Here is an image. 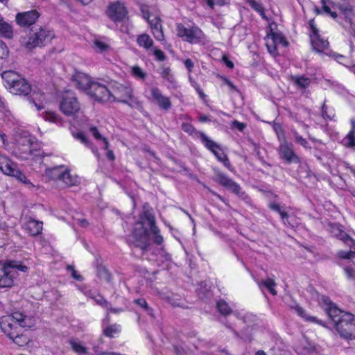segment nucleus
Returning <instances> with one entry per match:
<instances>
[{"label": "nucleus", "mask_w": 355, "mask_h": 355, "mask_svg": "<svg viewBox=\"0 0 355 355\" xmlns=\"http://www.w3.org/2000/svg\"><path fill=\"white\" fill-rule=\"evenodd\" d=\"M338 8L341 14L345 17L346 20L348 21L349 23L352 24V18L354 17L352 6L349 5H339Z\"/></svg>", "instance_id": "32"}, {"label": "nucleus", "mask_w": 355, "mask_h": 355, "mask_svg": "<svg viewBox=\"0 0 355 355\" xmlns=\"http://www.w3.org/2000/svg\"><path fill=\"white\" fill-rule=\"evenodd\" d=\"M141 10L144 18H145L148 21V19H150L151 17V16L148 12V10L147 9V8L145 6H142Z\"/></svg>", "instance_id": "61"}, {"label": "nucleus", "mask_w": 355, "mask_h": 355, "mask_svg": "<svg viewBox=\"0 0 355 355\" xmlns=\"http://www.w3.org/2000/svg\"><path fill=\"white\" fill-rule=\"evenodd\" d=\"M64 187H71L76 185L78 182V178L76 175H72L70 171L66 167L60 181Z\"/></svg>", "instance_id": "24"}, {"label": "nucleus", "mask_w": 355, "mask_h": 355, "mask_svg": "<svg viewBox=\"0 0 355 355\" xmlns=\"http://www.w3.org/2000/svg\"><path fill=\"white\" fill-rule=\"evenodd\" d=\"M60 109L66 116H74L80 110V103L73 92L67 91L62 94Z\"/></svg>", "instance_id": "8"}, {"label": "nucleus", "mask_w": 355, "mask_h": 355, "mask_svg": "<svg viewBox=\"0 0 355 355\" xmlns=\"http://www.w3.org/2000/svg\"><path fill=\"white\" fill-rule=\"evenodd\" d=\"M231 127L232 129L235 128V129L239 130L240 132H243L244 130V129L245 128L246 125L244 123H241L236 120H234L232 122Z\"/></svg>", "instance_id": "55"}, {"label": "nucleus", "mask_w": 355, "mask_h": 355, "mask_svg": "<svg viewBox=\"0 0 355 355\" xmlns=\"http://www.w3.org/2000/svg\"><path fill=\"white\" fill-rule=\"evenodd\" d=\"M9 338L12 340V341L19 346H24L29 342L28 338L24 335L23 329L21 330V334H16L15 336Z\"/></svg>", "instance_id": "34"}, {"label": "nucleus", "mask_w": 355, "mask_h": 355, "mask_svg": "<svg viewBox=\"0 0 355 355\" xmlns=\"http://www.w3.org/2000/svg\"><path fill=\"white\" fill-rule=\"evenodd\" d=\"M214 180L232 193L239 196H243V192L241 187L232 179L229 178L225 174L218 171L216 173Z\"/></svg>", "instance_id": "16"}, {"label": "nucleus", "mask_w": 355, "mask_h": 355, "mask_svg": "<svg viewBox=\"0 0 355 355\" xmlns=\"http://www.w3.org/2000/svg\"><path fill=\"white\" fill-rule=\"evenodd\" d=\"M1 78L4 81V86L12 94L27 96L31 92L28 81L14 71H3Z\"/></svg>", "instance_id": "3"}, {"label": "nucleus", "mask_w": 355, "mask_h": 355, "mask_svg": "<svg viewBox=\"0 0 355 355\" xmlns=\"http://www.w3.org/2000/svg\"><path fill=\"white\" fill-rule=\"evenodd\" d=\"M45 121L53 122L58 124L62 123L61 117L54 112H45L43 115Z\"/></svg>", "instance_id": "33"}, {"label": "nucleus", "mask_w": 355, "mask_h": 355, "mask_svg": "<svg viewBox=\"0 0 355 355\" xmlns=\"http://www.w3.org/2000/svg\"><path fill=\"white\" fill-rule=\"evenodd\" d=\"M345 145L348 147L355 146V133L354 131H349L347 135L344 139Z\"/></svg>", "instance_id": "45"}, {"label": "nucleus", "mask_w": 355, "mask_h": 355, "mask_svg": "<svg viewBox=\"0 0 355 355\" xmlns=\"http://www.w3.org/2000/svg\"><path fill=\"white\" fill-rule=\"evenodd\" d=\"M217 309L218 311L223 315H228L232 312L231 308L224 300H219L217 302Z\"/></svg>", "instance_id": "40"}, {"label": "nucleus", "mask_w": 355, "mask_h": 355, "mask_svg": "<svg viewBox=\"0 0 355 355\" xmlns=\"http://www.w3.org/2000/svg\"><path fill=\"white\" fill-rule=\"evenodd\" d=\"M340 239L343 240L344 242L348 245H350V243H353L354 241L349 238L346 234L341 233L340 234Z\"/></svg>", "instance_id": "60"}, {"label": "nucleus", "mask_w": 355, "mask_h": 355, "mask_svg": "<svg viewBox=\"0 0 355 355\" xmlns=\"http://www.w3.org/2000/svg\"><path fill=\"white\" fill-rule=\"evenodd\" d=\"M17 270L26 272L28 268L15 261L0 263V288H8L14 285L18 275Z\"/></svg>", "instance_id": "4"}, {"label": "nucleus", "mask_w": 355, "mask_h": 355, "mask_svg": "<svg viewBox=\"0 0 355 355\" xmlns=\"http://www.w3.org/2000/svg\"><path fill=\"white\" fill-rule=\"evenodd\" d=\"M309 26L311 31L310 38L313 48L317 52H323L328 48L329 42L320 37L318 33V30L316 28L313 21L309 22Z\"/></svg>", "instance_id": "14"}, {"label": "nucleus", "mask_w": 355, "mask_h": 355, "mask_svg": "<svg viewBox=\"0 0 355 355\" xmlns=\"http://www.w3.org/2000/svg\"><path fill=\"white\" fill-rule=\"evenodd\" d=\"M137 42L140 47L146 50L150 49L153 45V41L147 34H141L137 38Z\"/></svg>", "instance_id": "27"}, {"label": "nucleus", "mask_w": 355, "mask_h": 355, "mask_svg": "<svg viewBox=\"0 0 355 355\" xmlns=\"http://www.w3.org/2000/svg\"><path fill=\"white\" fill-rule=\"evenodd\" d=\"M73 137L80 140L83 144L85 145H88L89 144V141L87 140V137H85V134L82 132H79L75 134H73Z\"/></svg>", "instance_id": "56"}, {"label": "nucleus", "mask_w": 355, "mask_h": 355, "mask_svg": "<svg viewBox=\"0 0 355 355\" xmlns=\"http://www.w3.org/2000/svg\"><path fill=\"white\" fill-rule=\"evenodd\" d=\"M207 4L211 8H214V6H222L227 3V0H205Z\"/></svg>", "instance_id": "51"}, {"label": "nucleus", "mask_w": 355, "mask_h": 355, "mask_svg": "<svg viewBox=\"0 0 355 355\" xmlns=\"http://www.w3.org/2000/svg\"><path fill=\"white\" fill-rule=\"evenodd\" d=\"M184 65L186 67V68L188 69L189 72L190 73L193 67H194V64L193 62V61L191 60V59H187L184 60Z\"/></svg>", "instance_id": "59"}, {"label": "nucleus", "mask_w": 355, "mask_h": 355, "mask_svg": "<svg viewBox=\"0 0 355 355\" xmlns=\"http://www.w3.org/2000/svg\"><path fill=\"white\" fill-rule=\"evenodd\" d=\"M315 349V346L307 340H304L296 347V352L301 355H310Z\"/></svg>", "instance_id": "26"}, {"label": "nucleus", "mask_w": 355, "mask_h": 355, "mask_svg": "<svg viewBox=\"0 0 355 355\" xmlns=\"http://www.w3.org/2000/svg\"><path fill=\"white\" fill-rule=\"evenodd\" d=\"M23 228L31 236H37L40 234L42 230V223L30 218L24 223Z\"/></svg>", "instance_id": "21"}, {"label": "nucleus", "mask_w": 355, "mask_h": 355, "mask_svg": "<svg viewBox=\"0 0 355 355\" xmlns=\"http://www.w3.org/2000/svg\"><path fill=\"white\" fill-rule=\"evenodd\" d=\"M274 131L275 132L279 143L283 141H286L282 126L279 123H275L273 125Z\"/></svg>", "instance_id": "41"}, {"label": "nucleus", "mask_w": 355, "mask_h": 355, "mask_svg": "<svg viewBox=\"0 0 355 355\" xmlns=\"http://www.w3.org/2000/svg\"><path fill=\"white\" fill-rule=\"evenodd\" d=\"M88 95L92 97L96 101L103 103H112L115 101V97L112 93L103 84L95 81L92 84Z\"/></svg>", "instance_id": "10"}, {"label": "nucleus", "mask_w": 355, "mask_h": 355, "mask_svg": "<svg viewBox=\"0 0 355 355\" xmlns=\"http://www.w3.org/2000/svg\"><path fill=\"white\" fill-rule=\"evenodd\" d=\"M94 50L99 53L108 51L110 49L109 41L105 37H96L93 41Z\"/></svg>", "instance_id": "23"}, {"label": "nucleus", "mask_w": 355, "mask_h": 355, "mask_svg": "<svg viewBox=\"0 0 355 355\" xmlns=\"http://www.w3.org/2000/svg\"><path fill=\"white\" fill-rule=\"evenodd\" d=\"M182 128L185 132H187L190 135H195L196 137L200 138L198 133H200V132L197 131L192 125L189 123H183L182 125Z\"/></svg>", "instance_id": "47"}, {"label": "nucleus", "mask_w": 355, "mask_h": 355, "mask_svg": "<svg viewBox=\"0 0 355 355\" xmlns=\"http://www.w3.org/2000/svg\"><path fill=\"white\" fill-rule=\"evenodd\" d=\"M0 35L6 38H12L13 31L12 26L4 20L0 15Z\"/></svg>", "instance_id": "25"}, {"label": "nucleus", "mask_w": 355, "mask_h": 355, "mask_svg": "<svg viewBox=\"0 0 355 355\" xmlns=\"http://www.w3.org/2000/svg\"><path fill=\"white\" fill-rule=\"evenodd\" d=\"M345 275H347V278H349V279L352 278L354 277V271L352 268H348V267L345 268Z\"/></svg>", "instance_id": "62"}, {"label": "nucleus", "mask_w": 355, "mask_h": 355, "mask_svg": "<svg viewBox=\"0 0 355 355\" xmlns=\"http://www.w3.org/2000/svg\"><path fill=\"white\" fill-rule=\"evenodd\" d=\"M121 332V327L119 324H113L103 329L105 336L109 338H114Z\"/></svg>", "instance_id": "31"}, {"label": "nucleus", "mask_w": 355, "mask_h": 355, "mask_svg": "<svg viewBox=\"0 0 355 355\" xmlns=\"http://www.w3.org/2000/svg\"><path fill=\"white\" fill-rule=\"evenodd\" d=\"M8 55V49L6 44L0 40V58H6Z\"/></svg>", "instance_id": "53"}, {"label": "nucleus", "mask_w": 355, "mask_h": 355, "mask_svg": "<svg viewBox=\"0 0 355 355\" xmlns=\"http://www.w3.org/2000/svg\"><path fill=\"white\" fill-rule=\"evenodd\" d=\"M134 302L144 309L147 311H150V309L149 308L146 300L144 298H139L134 300Z\"/></svg>", "instance_id": "54"}, {"label": "nucleus", "mask_w": 355, "mask_h": 355, "mask_svg": "<svg viewBox=\"0 0 355 355\" xmlns=\"http://www.w3.org/2000/svg\"><path fill=\"white\" fill-rule=\"evenodd\" d=\"M150 99L153 103L157 104L159 108L164 110H169L172 106L170 98L164 96L159 89L155 87L150 89Z\"/></svg>", "instance_id": "18"}, {"label": "nucleus", "mask_w": 355, "mask_h": 355, "mask_svg": "<svg viewBox=\"0 0 355 355\" xmlns=\"http://www.w3.org/2000/svg\"><path fill=\"white\" fill-rule=\"evenodd\" d=\"M149 232L154 236V242L156 244L161 245L163 243V237L155 225L154 215L151 211L144 210L140 216V220L135 224L133 230L135 239L142 243L141 248H146L148 245Z\"/></svg>", "instance_id": "1"}, {"label": "nucleus", "mask_w": 355, "mask_h": 355, "mask_svg": "<svg viewBox=\"0 0 355 355\" xmlns=\"http://www.w3.org/2000/svg\"><path fill=\"white\" fill-rule=\"evenodd\" d=\"M176 32L179 37L191 44H199L205 37L203 31L197 26L186 27L182 24H177Z\"/></svg>", "instance_id": "7"}, {"label": "nucleus", "mask_w": 355, "mask_h": 355, "mask_svg": "<svg viewBox=\"0 0 355 355\" xmlns=\"http://www.w3.org/2000/svg\"><path fill=\"white\" fill-rule=\"evenodd\" d=\"M73 81L80 89L84 90L87 93L90 89L92 84L95 82L88 75L81 72L76 73L73 76Z\"/></svg>", "instance_id": "20"}, {"label": "nucleus", "mask_w": 355, "mask_h": 355, "mask_svg": "<svg viewBox=\"0 0 355 355\" xmlns=\"http://www.w3.org/2000/svg\"><path fill=\"white\" fill-rule=\"evenodd\" d=\"M340 336L345 339L355 338V315L350 313H343L335 324Z\"/></svg>", "instance_id": "6"}, {"label": "nucleus", "mask_w": 355, "mask_h": 355, "mask_svg": "<svg viewBox=\"0 0 355 355\" xmlns=\"http://www.w3.org/2000/svg\"><path fill=\"white\" fill-rule=\"evenodd\" d=\"M322 3V9L324 12L327 15H329L332 18L335 19L337 17V14L334 11H331L329 6L327 5V0H321Z\"/></svg>", "instance_id": "49"}, {"label": "nucleus", "mask_w": 355, "mask_h": 355, "mask_svg": "<svg viewBox=\"0 0 355 355\" xmlns=\"http://www.w3.org/2000/svg\"><path fill=\"white\" fill-rule=\"evenodd\" d=\"M293 137L296 143L300 144L304 148H309L307 141L300 136L296 131L293 132Z\"/></svg>", "instance_id": "50"}, {"label": "nucleus", "mask_w": 355, "mask_h": 355, "mask_svg": "<svg viewBox=\"0 0 355 355\" xmlns=\"http://www.w3.org/2000/svg\"><path fill=\"white\" fill-rule=\"evenodd\" d=\"M106 12L109 18L114 22L122 21L128 15L125 6L119 1L110 3Z\"/></svg>", "instance_id": "12"}, {"label": "nucleus", "mask_w": 355, "mask_h": 355, "mask_svg": "<svg viewBox=\"0 0 355 355\" xmlns=\"http://www.w3.org/2000/svg\"><path fill=\"white\" fill-rule=\"evenodd\" d=\"M94 299L98 305L105 309H110V304L102 296L98 295L94 297Z\"/></svg>", "instance_id": "52"}, {"label": "nucleus", "mask_w": 355, "mask_h": 355, "mask_svg": "<svg viewBox=\"0 0 355 355\" xmlns=\"http://www.w3.org/2000/svg\"><path fill=\"white\" fill-rule=\"evenodd\" d=\"M112 95L115 97V101L128 103V98L132 96V89L127 85L120 83H114L112 87Z\"/></svg>", "instance_id": "19"}, {"label": "nucleus", "mask_w": 355, "mask_h": 355, "mask_svg": "<svg viewBox=\"0 0 355 355\" xmlns=\"http://www.w3.org/2000/svg\"><path fill=\"white\" fill-rule=\"evenodd\" d=\"M40 17V13L35 10L19 12L16 15L15 21L17 24L26 27L34 24Z\"/></svg>", "instance_id": "17"}, {"label": "nucleus", "mask_w": 355, "mask_h": 355, "mask_svg": "<svg viewBox=\"0 0 355 355\" xmlns=\"http://www.w3.org/2000/svg\"><path fill=\"white\" fill-rule=\"evenodd\" d=\"M152 33L155 38L161 42H165L164 35L163 33L162 26L159 24L158 26L151 27Z\"/></svg>", "instance_id": "39"}, {"label": "nucleus", "mask_w": 355, "mask_h": 355, "mask_svg": "<svg viewBox=\"0 0 355 355\" xmlns=\"http://www.w3.org/2000/svg\"><path fill=\"white\" fill-rule=\"evenodd\" d=\"M65 168L63 165L47 168L45 171V175L49 180L60 182Z\"/></svg>", "instance_id": "22"}, {"label": "nucleus", "mask_w": 355, "mask_h": 355, "mask_svg": "<svg viewBox=\"0 0 355 355\" xmlns=\"http://www.w3.org/2000/svg\"><path fill=\"white\" fill-rule=\"evenodd\" d=\"M292 80L295 85L300 89H306L311 84L310 78L304 76H295L292 77Z\"/></svg>", "instance_id": "28"}, {"label": "nucleus", "mask_w": 355, "mask_h": 355, "mask_svg": "<svg viewBox=\"0 0 355 355\" xmlns=\"http://www.w3.org/2000/svg\"><path fill=\"white\" fill-rule=\"evenodd\" d=\"M95 355H122L119 353H116V352H99V353H96Z\"/></svg>", "instance_id": "64"}, {"label": "nucleus", "mask_w": 355, "mask_h": 355, "mask_svg": "<svg viewBox=\"0 0 355 355\" xmlns=\"http://www.w3.org/2000/svg\"><path fill=\"white\" fill-rule=\"evenodd\" d=\"M278 153L280 158L284 159L287 163L299 162L300 159L293 150V145L286 141L279 144Z\"/></svg>", "instance_id": "15"}, {"label": "nucleus", "mask_w": 355, "mask_h": 355, "mask_svg": "<svg viewBox=\"0 0 355 355\" xmlns=\"http://www.w3.org/2000/svg\"><path fill=\"white\" fill-rule=\"evenodd\" d=\"M250 6L257 12H258L263 18H265L264 10L261 4L255 0H247Z\"/></svg>", "instance_id": "43"}, {"label": "nucleus", "mask_w": 355, "mask_h": 355, "mask_svg": "<svg viewBox=\"0 0 355 355\" xmlns=\"http://www.w3.org/2000/svg\"><path fill=\"white\" fill-rule=\"evenodd\" d=\"M129 72L134 78L139 80H144L147 76V73L137 65L130 67Z\"/></svg>", "instance_id": "29"}, {"label": "nucleus", "mask_w": 355, "mask_h": 355, "mask_svg": "<svg viewBox=\"0 0 355 355\" xmlns=\"http://www.w3.org/2000/svg\"><path fill=\"white\" fill-rule=\"evenodd\" d=\"M148 22L150 28L161 24V20L157 16H153L152 18L148 19Z\"/></svg>", "instance_id": "57"}, {"label": "nucleus", "mask_w": 355, "mask_h": 355, "mask_svg": "<svg viewBox=\"0 0 355 355\" xmlns=\"http://www.w3.org/2000/svg\"><path fill=\"white\" fill-rule=\"evenodd\" d=\"M0 171L7 175L17 178L24 184H31L25 175L17 168V165L1 154H0Z\"/></svg>", "instance_id": "9"}, {"label": "nucleus", "mask_w": 355, "mask_h": 355, "mask_svg": "<svg viewBox=\"0 0 355 355\" xmlns=\"http://www.w3.org/2000/svg\"><path fill=\"white\" fill-rule=\"evenodd\" d=\"M268 35L271 37L272 40L275 42L277 46L282 44L284 46H286L288 45V42L281 33L272 32L271 33L268 34Z\"/></svg>", "instance_id": "37"}, {"label": "nucleus", "mask_w": 355, "mask_h": 355, "mask_svg": "<svg viewBox=\"0 0 355 355\" xmlns=\"http://www.w3.org/2000/svg\"><path fill=\"white\" fill-rule=\"evenodd\" d=\"M338 255L341 259H353L355 258V251L349 250L347 252L344 250H340L338 252Z\"/></svg>", "instance_id": "48"}, {"label": "nucleus", "mask_w": 355, "mask_h": 355, "mask_svg": "<svg viewBox=\"0 0 355 355\" xmlns=\"http://www.w3.org/2000/svg\"><path fill=\"white\" fill-rule=\"evenodd\" d=\"M31 324V318L19 311L4 315L0 319L1 329L8 338L15 336L16 334H21L24 327H29Z\"/></svg>", "instance_id": "2"}, {"label": "nucleus", "mask_w": 355, "mask_h": 355, "mask_svg": "<svg viewBox=\"0 0 355 355\" xmlns=\"http://www.w3.org/2000/svg\"><path fill=\"white\" fill-rule=\"evenodd\" d=\"M154 55L156 57L157 60L159 61H164L166 59V56L164 52L159 49H155Z\"/></svg>", "instance_id": "58"}, {"label": "nucleus", "mask_w": 355, "mask_h": 355, "mask_svg": "<svg viewBox=\"0 0 355 355\" xmlns=\"http://www.w3.org/2000/svg\"><path fill=\"white\" fill-rule=\"evenodd\" d=\"M69 345L71 349L77 354H87V349L82 344V343L76 339H71Z\"/></svg>", "instance_id": "30"}, {"label": "nucleus", "mask_w": 355, "mask_h": 355, "mask_svg": "<svg viewBox=\"0 0 355 355\" xmlns=\"http://www.w3.org/2000/svg\"><path fill=\"white\" fill-rule=\"evenodd\" d=\"M266 44L268 49V52L272 55H275L277 54V44L275 43V42L272 40L271 37L270 35H267V37L266 38Z\"/></svg>", "instance_id": "35"}, {"label": "nucleus", "mask_w": 355, "mask_h": 355, "mask_svg": "<svg viewBox=\"0 0 355 355\" xmlns=\"http://www.w3.org/2000/svg\"><path fill=\"white\" fill-rule=\"evenodd\" d=\"M295 309L297 313L302 318H304L306 320L313 322H317L316 318L313 316H308L306 312L302 309V308L300 306H296Z\"/></svg>", "instance_id": "46"}, {"label": "nucleus", "mask_w": 355, "mask_h": 355, "mask_svg": "<svg viewBox=\"0 0 355 355\" xmlns=\"http://www.w3.org/2000/svg\"><path fill=\"white\" fill-rule=\"evenodd\" d=\"M263 284L268 288V290L270 291V293L275 295H277V291L275 289V287L276 286V283L275 281L272 279H267L263 282Z\"/></svg>", "instance_id": "44"}, {"label": "nucleus", "mask_w": 355, "mask_h": 355, "mask_svg": "<svg viewBox=\"0 0 355 355\" xmlns=\"http://www.w3.org/2000/svg\"><path fill=\"white\" fill-rule=\"evenodd\" d=\"M318 301L320 304L324 306V309L327 311L329 318L332 319L335 324L338 322V319L346 312H344L339 309L334 304H333L330 300L324 295H318Z\"/></svg>", "instance_id": "13"}, {"label": "nucleus", "mask_w": 355, "mask_h": 355, "mask_svg": "<svg viewBox=\"0 0 355 355\" xmlns=\"http://www.w3.org/2000/svg\"><path fill=\"white\" fill-rule=\"evenodd\" d=\"M198 134L200 136V139H201V141L204 144L205 146L210 151H211L216 157V158L220 162H223L226 167L229 168L230 166L229 159L227 155L222 150L220 146L217 143L209 139L205 133L200 132Z\"/></svg>", "instance_id": "11"}, {"label": "nucleus", "mask_w": 355, "mask_h": 355, "mask_svg": "<svg viewBox=\"0 0 355 355\" xmlns=\"http://www.w3.org/2000/svg\"><path fill=\"white\" fill-rule=\"evenodd\" d=\"M223 60L224 61V62L225 63L226 66L228 68L232 69L234 67V65L233 62H232L230 60H228V58L227 57L223 56Z\"/></svg>", "instance_id": "63"}, {"label": "nucleus", "mask_w": 355, "mask_h": 355, "mask_svg": "<svg viewBox=\"0 0 355 355\" xmlns=\"http://www.w3.org/2000/svg\"><path fill=\"white\" fill-rule=\"evenodd\" d=\"M89 131L91 132V133L92 134V135L96 140H98V141L102 140L103 141V142L104 143V145H105V146H104L105 149H107L109 148V143H108L107 139L103 137L100 134V132H98V129L96 127H94V126L90 127Z\"/></svg>", "instance_id": "38"}, {"label": "nucleus", "mask_w": 355, "mask_h": 355, "mask_svg": "<svg viewBox=\"0 0 355 355\" xmlns=\"http://www.w3.org/2000/svg\"><path fill=\"white\" fill-rule=\"evenodd\" d=\"M269 207L271 209L279 213L282 219L284 220V223H285V220H286L288 218V215L285 211H284L281 209L279 205H278L277 203H270L269 205Z\"/></svg>", "instance_id": "42"}, {"label": "nucleus", "mask_w": 355, "mask_h": 355, "mask_svg": "<svg viewBox=\"0 0 355 355\" xmlns=\"http://www.w3.org/2000/svg\"><path fill=\"white\" fill-rule=\"evenodd\" d=\"M55 37L54 32L46 28L40 27L31 33L29 37L21 40V43L28 49L42 47L49 44Z\"/></svg>", "instance_id": "5"}, {"label": "nucleus", "mask_w": 355, "mask_h": 355, "mask_svg": "<svg viewBox=\"0 0 355 355\" xmlns=\"http://www.w3.org/2000/svg\"><path fill=\"white\" fill-rule=\"evenodd\" d=\"M130 107L135 108L139 111H142L144 107L142 105V103L138 99V98L135 97L132 94L131 97L128 98V103Z\"/></svg>", "instance_id": "36"}]
</instances>
